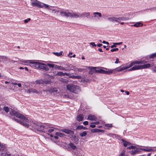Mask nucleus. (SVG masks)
Segmentation results:
<instances>
[{
    "label": "nucleus",
    "instance_id": "58836bf2",
    "mask_svg": "<svg viewBox=\"0 0 156 156\" xmlns=\"http://www.w3.org/2000/svg\"><path fill=\"white\" fill-rule=\"evenodd\" d=\"M83 126H77L76 128V129L77 130H81L82 129H83Z\"/></svg>",
    "mask_w": 156,
    "mask_h": 156
},
{
    "label": "nucleus",
    "instance_id": "4468645a",
    "mask_svg": "<svg viewBox=\"0 0 156 156\" xmlns=\"http://www.w3.org/2000/svg\"><path fill=\"white\" fill-rule=\"evenodd\" d=\"M48 7L47 8H45L46 9L48 10H49L50 11H51V12L52 13H56L59 12V10H57L55 9H51L50 8V7H52V6H49L48 5Z\"/></svg>",
    "mask_w": 156,
    "mask_h": 156
},
{
    "label": "nucleus",
    "instance_id": "c85d7f7f",
    "mask_svg": "<svg viewBox=\"0 0 156 156\" xmlns=\"http://www.w3.org/2000/svg\"><path fill=\"white\" fill-rule=\"evenodd\" d=\"M36 62L31 61V62H30V64L29 65L32 67L34 68Z\"/></svg>",
    "mask_w": 156,
    "mask_h": 156
},
{
    "label": "nucleus",
    "instance_id": "412c9836",
    "mask_svg": "<svg viewBox=\"0 0 156 156\" xmlns=\"http://www.w3.org/2000/svg\"><path fill=\"white\" fill-rule=\"evenodd\" d=\"M140 152V151L138 150H132L130 152V154H131L134 155V154H138Z\"/></svg>",
    "mask_w": 156,
    "mask_h": 156
},
{
    "label": "nucleus",
    "instance_id": "ea45409f",
    "mask_svg": "<svg viewBox=\"0 0 156 156\" xmlns=\"http://www.w3.org/2000/svg\"><path fill=\"white\" fill-rule=\"evenodd\" d=\"M5 147L0 143V151H2L4 150Z\"/></svg>",
    "mask_w": 156,
    "mask_h": 156
},
{
    "label": "nucleus",
    "instance_id": "2eb2a0df",
    "mask_svg": "<svg viewBox=\"0 0 156 156\" xmlns=\"http://www.w3.org/2000/svg\"><path fill=\"white\" fill-rule=\"evenodd\" d=\"M83 118V115L82 114H80L77 116L76 120L79 122H80L82 121Z\"/></svg>",
    "mask_w": 156,
    "mask_h": 156
},
{
    "label": "nucleus",
    "instance_id": "774afa93",
    "mask_svg": "<svg viewBox=\"0 0 156 156\" xmlns=\"http://www.w3.org/2000/svg\"><path fill=\"white\" fill-rule=\"evenodd\" d=\"M102 44H97V46L99 47H101Z\"/></svg>",
    "mask_w": 156,
    "mask_h": 156
},
{
    "label": "nucleus",
    "instance_id": "ddd939ff",
    "mask_svg": "<svg viewBox=\"0 0 156 156\" xmlns=\"http://www.w3.org/2000/svg\"><path fill=\"white\" fill-rule=\"evenodd\" d=\"M80 13L79 12L76 13L74 12H71V15L70 16V17L75 18H80Z\"/></svg>",
    "mask_w": 156,
    "mask_h": 156
},
{
    "label": "nucleus",
    "instance_id": "79ce46f5",
    "mask_svg": "<svg viewBox=\"0 0 156 156\" xmlns=\"http://www.w3.org/2000/svg\"><path fill=\"white\" fill-rule=\"evenodd\" d=\"M122 140L123 142V146L125 147H126L127 146V145L128 142H127L125 141L123 139H122Z\"/></svg>",
    "mask_w": 156,
    "mask_h": 156
},
{
    "label": "nucleus",
    "instance_id": "72a5a7b5",
    "mask_svg": "<svg viewBox=\"0 0 156 156\" xmlns=\"http://www.w3.org/2000/svg\"><path fill=\"white\" fill-rule=\"evenodd\" d=\"M155 10H156V6L153 7L146 9V10H150L151 11H155Z\"/></svg>",
    "mask_w": 156,
    "mask_h": 156
},
{
    "label": "nucleus",
    "instance_id": "1a4fd4ad",
    "mask_svg": "<svg viewBox=\"0 0 156 156\" xmlns=\"http://www.w3.org/2000/svg\"><path fill=\"white\" fill-rule=\"evenodd\" d=\"M39 66V68L44 70L46 71H48L49 69V68L46 65L43 63L40 62Z\"/></svg>",
    "mask_w": 156,
    "mask_h": 156
},
{
    "label": "nucleus",
    "instance_id": "052dcab7",
    "mask_svg": "<svg viewBox=\"0 0 156 156\" xmlns=\"http://www.w3.org/2000/svg\"><path fill=\"white\" fill-rule=\"evenodd\" d=\"M54 130L53 129H50L48 130V132L50 133L52 132Z\"/></svg>",
    "mask_w": 156,
    "mask_h": 156
},
{
    "label": "nucleus",
    "instance_id": "4be33fe9",
    "mask_svg": "<svg viewBox=\"0 0 156 156\" xmlns=\"http://www.w3.org/2000/svg\"><path fill=\"white\" fill-rule=\"evenodd\" d=\"M58 69L61 70H65V71H70L72 69H66L65 67H63L61 66H59Z\"/></svg>",
    "mask_w": 156,
    "mask_h": 156
},
{
    "label": "nucleus",
    "instance_id": "c03bdc74",
    "mask_svg": "<svg viewBox=\"0 0 156 156\" xmlns=\"http://www.w3.org/2000/svg\"><path fill=\"white\" fill-rule=\"evenodd\" d=\"M0 57H1V58L3 59L4 61H6L7 60V58L5 56H0Z\"/></svg>",
    "mask_w": 156,
    "mask_h": 156
},
{
    "label": "nucleus",
    "instance_id": "49530a36",
    "mask_svg": "<svg viewBox=\"0 0 156 156\" xmlns=\"http://www.w3.org/2000/svg\"><path fill=\"white\" fill-rule=\"evenodd\" d=\"M125 152V150H123L122 152L120 154L119 156H124Z\"/></svg>",
    "mask_w": 156,
    "mask_h": 156
},
{
    "label": "nucleus",
    "instance_id": "5701e85b",
    "mask_svg": "<svg viewBox=\"0 0 156 156\" xmlns=\"http://www.w3.org/2000/svg\"><path fill=\"white\" fill-rule=\"evenodd\" d=\"M31 92L36 93L37 94H41L42 93L41 91L40 90L37 91L36 89L33 88H31Z\"/></svg>",
    "mask_w": 156,
    "mask_h": 156
},
{
    "label": "nucleus",
    "instance_id": "f8f14e48",
    "mask_svg": "<svg viewBox=\"0 0 156 156\" xmlns=\"http://www.w3.org/2000/svg\"><path fill=\"white\" fill-rule=\"evenodd\" d=\"M105 69L107 70L105 71L103 69V74L110 75L113 72L115 71V70H114V69H107L106 68Z\"/></svg>",
    "mask_w": 156,
    "mask_h": 156
},
{
    "label": "nucleus",
    "instance_id": "864d4df0",
    "mask_svg": "<svg viewBox=\"0 0 156 156\" xmlns=\"http://www.w3.org/2000/svg\"><path fill=\"white\" fill-rule=\"evenodd\" d=\"M135 146H130L129 147H128V148L129 149H134L135 148Z\"/></svg>",
    "mask_w": 156,
    "mask_h": 156
},
{
    "label": "nucleus",
    "instance_id": "3c124183",
    "mask_svg": "<svg viewBox=\"0 0 156 156\" xmlns=\"http://www.w3.org/2000/svg\"><path fill=\"white\" fill-rule=\"evenodd\" d=\"M90 44L92 45L93 47H96V45L94 42H90Z\"/></svg>",
    "mask_w": 156,
    "mask_h": 156
},
{
    "label": "nucleus",
    "instance_id": "4d7b16f0",
    "mask_svg": "<svg viewBox=\"0 0 156 156\" xmlns=\"http://www.w3.org/2000/svg\"><path fill=\"white\" fill-rule=\"evenodd\" d=\"M152 150V149L151 148H146V151L149 152Z\"/></svg>",
    "mask_w": 156,
    "mask_h": 156
},
{
    "label": "nucleus",
    "instance_id": "473e14b6",
    "mask_svg": "<svg viewBox=\"0 0 156 156\" xmlns=\"http://www.w3.org/2000/svg\"><path fill=\"white\" fill-rule=\"evenodd\" d=\"M93 15H96L98 17H100L101 16V14L99 12H94L93 13Z\"/></svg>",
    "mask_w": 156,
    "mask_h": 156
},
{
    "label": "nucleus",
    "instance_id": "603ef678",
    "mask_svg": "<svg viewBox=\"0 0 156 156\" xmlns=\"http://www.w3.org/2000/svg\"><path fill=\"white\" fill-rule=\"evenodd\" d=\"M66 75L67 76H71V74L69 73H63V76Z\"/></svg>",
    "mask_w": 156,
    "mask_h": 156
},
{
    "label": "nucleus",
    "instance_id": "393cba45",
    "mask_svg": "<svg viewBox=\"0 0 156 156\" xmlns=\"http://www.w3.org/2000/svg\"><path fill=\"white\" fill-rule=\"evenodd\" d=\"M69 78H76L77 79H80L81 78V76H75L74 75H73L72 76H69Z\"/></svg>",
    "mask_w": 156,
    "mask_h": 156
},
{
    "label": "nucleus",
    "instance_id": "c756f323",
    "mask_svg": "<svg viewBox=\"0 0 156 156\" xmlns=\"http://www.w3.org/2000/svg\"><path fill=\"white\" fill-rule=\"evenodd\" d=\"M20 61L23 62L25 65H27L28 63L30 64V62H31V61L29 60H21Z\"/></svg>",
    "mask_w": 156,
    "mask_h": 156
},
{
    "label": "nucleus",
    "instance_id": "9d476101",
    "mask_svg": "<svg viewBox=\"0 0 156 156\" xmlns=\"http://www.w3.org/2000/svg\"><path fill=\"white\" fill-rule=\"evenodd\" d=\"M44 91H48L51 93H55L58 91V90L56 88L51 87L47 90H43Z\"/></svg>",
    "mask_w": 156,
    "mask_h": 156
},
{
    "label": "nucleus",
    "instance_id": "b1692460",
    "mask_svg": "<svg viewBox=\"0 0 156 156\" xmlns=\"http://www.w3.org/2000/svg\"><path fill=\"white\" fill-rule=\"evenodd\" d=\"M134 26L136 27H142L143 26V24L140 22H137L134 25L132 26Z\"/></svg>",
    "mask_w": 156,
    "mask_h": 156
},
{
    "label": "nucleus",
    "instance_id": "0eeeda50",
    "mask_svg": "<svg viewBox=\"0 0 156 156\" xmlns=\"http://www.w3.org/2000/svg\"><path fill=\"white\" fill-rule=\"evenodd\" d=\"M147 61L143 60L142 61H136L131 62V65L132 66H133L135 64H142L147 63Z\"/></svg>",
    "mask_w": 156,
    "mask_h": 156
},
{
    "label": "nucleus",
    "instance_id": "bf43d9fd",
    "mask_svg": "<svg viewBox=\"0 0 156 156\" xmlns=\"http://www.w3.org/2000/svg\"><path fill=\"white\" fill-rule=\"evenodd\" d=\"M70 67V66L68 64H66V67H65L66 69H69V68Z\"/></svg>",
    "mask_w": 156,
    "mask_h": 156
},
{
    "label": "nucleus",
    "instance_id": "0e129e2a",
    "mask_svg": "<svg viewBox=\"0 0 156 156\" xmlns=\"http://www.w3.org/2000/svg\"><path fill=\"white\" fill-rule=\"evenodd\" d=\"M105 125L108 127H112V125L111 124H106Z\"/></svg>",
    "mask_w": 156,
    "mask_h": 156
},
{
    "label": "nucleus",
    "instance_id": "6e6d98bb",
    "mask_svg": "<svg viewBox=\"0 0 156 156\" xmlns=\"http://www.w3.org/2000/svg\"><path fill=\"white\" fill-rule=\"evenodd\" d=\"M88 122L87 121H84L83 123V124L85 125H88Z\"/></svg>",
    "mask_w": 156,
    "mask_h": 156
},
{
    "label": "nucleus",
    "instance_id": "423d86ee",
    "mask_svg": "<svg viewBox=\"0 0 156 156\" xmlns=\"http://www.w3.org/2000/svg\"><path fill=\"white\" fill-rule=\"evenodd\" d=\"M133 66H132L131 65V63L128 66H125V67H120V68H119V67L118 68H116L115 69H114V70H115V71H117V72H120L122 70H124L125 69H126L128 68L132 67Z\"/></svg>",
    "mask_w": 156,
    "mask_h": 156
},
{
    "label": "nucleus",
    "instance_id": "7c9ffc66",
    "mask_svg": "<svg viewBox=\"0 0 156 156\" xmlns=\"http://www.w3.org/2000/svg\"><path fill=\"white\" fill-rule=\"evenodd\" d=\"M53 53L56 56H59L62 55V51H61L59 53L53 52Z\"/></svg>",
    "mask_w": 156,
    "mask_h": 156
},
{
    "label": "nucleus",
    "instance_id": "e2e57ef3",
    "mask_svg": "<svg viewBox=\"0 0 156 156\" xmlns=\"http://www.w3.org/2000/svg\"><path fill=\"white\" fill-rule=\"evenodd\" d=\"M59 67V66L56 65H55L54 67H55V69H58Z\"/></svg>",
    "mask_w": 156,
    "mask_h": 156
},
{
    "label": "nucleus",
    "instance_id": "f257e3e1",
    "mask_svg": "<svg viewBox=\"0 0 156 156\" xmlns=\"http://www.w3.org/2000/svg\"><path fill=\"white\" fill-rule=\"evenodd\" d=\"M10 114L12 116H16V117L20 118V119H16L15 117H14L12 118V119L27 128H28L29 126V124L27 123H30V126L33 128L39 131L45 132V131L44 130V129H47L48 128L47 125H42L41 123L33 121L31 122L30 121H29L27 118L14 110H12L10 112Z\"/></svg>",
    "mask_w": 156,
    "mask_h": 156
},
{
    "label": "nucleus",
    "instance_id": "f3484780",
    "mask_svg": "<svg viewBox=\"0 0 156 156\" xmlns=\"http://www.w3.org/2000/svg\"><path fill=\"white\" fill-rule=\"evenodd\" d=\"M97 119L96 117L94 115L91 114H90L88 115L87 119L88 120H90L92 121H95Z\"/></svg>",
    "mask_w": 156,
    "mask_h": 156
},
{
    "label": "nucleus",
    "instance_id": "2f4dec72",
    "mask_svg": "<svg viewBox=\"0 0 156 156\" xmlns=\"http://www.w3.org/2000/svg\"><path fill=\"white\" fill-rule=\"evenodd\" d=\"M155 57H156V52L150 55L149 56L150 58H153Z\"/></svg>",
    "mask_w": 156,
    "mask_h": 156
},
{
    "label": "nucleus",
    "instance_id": "338daca9",
    "mask_svg": "<svg viewBox=\"0 0 156 156\" xmlns=\"http://www.w3.org/2000/svg\"><path fill=\"white\" fill-rule=\"evenodd\" d=\"M98 133H103L104 132V130H101L99 129V130L98 131Z\"/></svg>",
    "mask_w": 156,
    "mask_h": 156
},
{
    "label": "nucleus",
    "instance_id": "f03ea898",
    "mask_svg": "<svg viewBox=\"0 0 156 156\" xmlns=\"http://www.w3.org/2000/svg\"><path fill=\"white\" fill-rule=\"evenodd\" d=\"M68 90L75 94H77L80 91L79 86L73 84H69L66 85Z\"/></svg>",
    "mask_w": 156,
    "mask_h": 156
},
{
    "label": "nucleus",
    "instance_id": "6ab92c4d",
    "mask_svg": "<svg viewBox=\"0 0 156 156\" xmlns=\"http://www.w3.org/2000/svg\"><path fill=\"white\" fill-rule=\"evenodd\" d=\"M108 20L111 22H117V21H118L117 20V17L113 16L112 17H109L108 18Z\"/></svg>",
    "mask_w": 156,
    "mask_h": 156
},
{
    "label": "nucleus",
    "instance_id": "5fc2aeb1",
    "mask_svg": "<svg viewBox=\"0 0 156 156\" xmlns=\"http://www.w3.org/2000/svg\"><path fill=\"white\" fill-rule=\"evenodd\" d=\"M115 43H113V45L111 46H109V47H111V48H113L114 47H116V45L115 44Z\"/></svg>",
    "mask_w": 156,
    "mask_h": 156
},
{
    "label": "nucleus",
    "instance_id": "09e8293b",
    "mask_svg": "<svg viewBox=\"0 0 156 156\" xmlns=\"http://www.w3.org/2000/svg\"><path fill=\"white\" fill-rule=\"evenodd\" d=\"M31 20L30 18H29L27 19L24 20V22L25 23H27L29 21H30Z\"/></svg>",
    "mask_w": 156,
    "mask_h": 156
},
{
    "label": "nucleus",
    "instance_id": "6e6552de",
    "mask_svg": "<svg viewBox=\"0 0 156 156\" xmlns=\"http://www.w3.org/2000/svg\"><path fill=\"white\" fill-rule=\"evenodd\" d=\"M65 133L70 135L71 136H73L74 134V132L72 130L69 129H63L61 130Z\"/></svg>",
    "mask_w": 156,
    "mask_h": 156
},
{
    "label": "nucleus",
    "instance_id": "39448f33",
    "mask_svg": "<svg viewBox=\"0 0 156 156\" xmlns=\"http://www.w3.org/2000/svg\"><path fill=\"white\" fill-rule=\"evenodd\" d=\"M60 14L62 16H64L66 17H70L71 12L69 11L68 10H59Z\"/></svg>",
    "mask_w": 156,
    "mask_h": 156
},
{
    "label": "nucleus",
    "instance_id": "9b49d317",
    "mask_svg": "<svg viewBox=\"0 0 156 156\" xmlns=\"http://www.w3.org/2000/svg\"><path fill=\"white\" fill-rule=\"evenodd\" d=\"M80 18L86 17L87 18H89L90 16V13L89 12H83L82 13H80Z\"/></svg>",
    "mask_w": 156,
    "mask_h": 156
},
{
    "label": "nucleus",
    "instance_id": "e433bc0d",
    "mask_svg": "<svg viewBox=\"0 0 156 156\" xmlns=\"http://www.w3.org/2000/svg\"><path fill=\"white\" fill-rule=\"evenodd\" d=\"M55 75L60 76H63V73L62 72H59L56 73Z\"/></svg>",
    "mask_w": 156,
    "mask_h": 156
},
{
    "label": "nucleus",
    "instance_id": "69168bd1",
    "mask_svg": "<svg viewBox=\"0 0 156 156\" xmlns=\"http://www.w3.org/2000/svg\"><path fill=\"white\" fill-rule=\"evenodd\" d=\"M27 93H30L31 92V89H30L28 90L27 91Z\"/></svg>",
    "mask_w": 156,
    "mask_h": 156
},
{
    "label": "nucleus",
    "instance_id": "7ed1b4c3",
    "mask_svg": "<svg viewBox=\"0 0 156 156\" xmlns=\"http://www.w3.org/2000/svg\"><path fill=\"white\" fill-rule=\"evenodd\" d=\"M31 4L33 7L36 6L39 8H47L48 7V5L41 3L37 0H35L31 3Z\"/></svg>",
    "mask_w": 156,
    "mask_h": 156
},
{
    "label": "nucleus",
    "instance_id": "cd10ccee",
    "mask_svg": "<svg viewBox=\"0 0 156 156\" xmlns=\"http://www.w3.org/2000/svg\"><path fill=\"white\" fill-rule=\"evenodd\" d=\"M35 83H36V84H43L44 83V81H43L42 80H36Z\"/></svg>",
    "mask_w": 156,
    "mask_h": 156
},
{
    "label": "nucleus",
    "instance_id": "20e7f679",
    "mask_svg": "<svg viewBox=\"0 0 156 156\" xmlns=\"http://www.w3.org/2000/svg\"><path fill=\"white\" fill-rule=\"evenodd\" d=\"M151 66V65L150 64H147L142 65H136L132 67L131 69H129V71L134 70H138L140 69H143L149 68Z\"/></svg>",
    "mask_w": 156,
    "mask_h": 156
},
{
    "label": "nucleus",
    "instance_id": "8fccbe9b",
    "mask_svg": "<svg viewBox=\"0 0 156 156\" xmlns=\"http://www.w3.org/2000/svg\"><path fill=\"white\" fill-rule=\"evenodd\" d=\"M71 68L72 69L71 70V71L72 70V71H73V73H74V72H75V70H73V69H75L76 68V67L74 66H71Z\"/></svg>",
    "mask_w": 156,
    "mask_h": 156
},
{
    "label": "nucleus",
    "instance_id": "37998d69",
    "mask_svg": "<svg viewBox=\"0 0 156 156\" xmlns=\"http://www.w3.org/2000/svg\"><path fill=\"white\" fill-rule=\"evenodd\" d=\"M48 66L50 67L53 68L54 67L55 64L48 63L47 64L46 66Z\"/></svg>",
    "mask_w": 156,
    "mask_h": 156
},
{
    "label": "nucleus",
    "instance_id": "c9c22d12",
    "mask_svg": "<svg viewBox=\"0 0 156 156\" xmlns=\"http://www.w3.org/2000/svg\"><path fill=\"white\" fill-rule=\"evenodd\" d=\"M60 81L64 83H67L68 82V80L62 78Z\"/></svg>",
    "mask_w": 156,
    "mask_h": 156
},
{
    "label": "nucleus",
    "instance_id": "a878e982",
    "mask_svg": "<svg viewBox=\"0 0 156 156\" xmlns=\"http://www.w3.org/2000/svg\"><path fill=\"white\" fill-rule=\"evenodd\" d=\"M55 134L57 136H59L60 137H64L65 136V135L63 133L59 132H56L55 133Z\"/></svg>",
    "mask_w": 156,
    "mask_h": 156
},
{
    "label": "nucleus",
    "instance_id": "dca6fc26",
    "mask_svg": "<svg viewBox=\"0 0 156 156\" xmlns=\"http://www.w3.org/2000/svg\"><path fill=\"white\" fill-rule=\"evenodd\" d=\"M129 19L128 18L125 17L123 16L119 17L117 18V20L118 21H117V22L118 23H120V20L122 21H126L128 20Z\"/></svg>",
    "mask_w": 156,
    "mask_h": 156
},
{
    "label": "nucleus",
    "instance_id": "13d9d810",
    "mask_svg": "<svg viewBox=\"0 0 156 156\" xmlns=\"http://www.w3.org/2000/svg\"><path fill=\"white\" fill-rule=\"evenodd\" d=\"M119 59L118 58H116V61L115 62V64H117L118 63L120 62H119Z\"/></svg>",
    "mask_w": 156,
    "mask_h": 156
},
{
    "label": "nucleus",
    "instance_id": "aec40b11",
    "mask_svg": "<svg viewBox=\"0 0 156 156\" xmlns=\"http://www.w3.org/2000/svg\"><path fill=\"white\" fill-rule=\"evenodd\" d=\"M68 147H70L73 150H75L76 149V147L72 143L70 142L68 145Z\"/></svg>",
    "mask_w": 156,
    "mask_h": 156
},
{
    "label": "nucleus",
    "instance_id": "a211bd4d",
    "mask_svg": "<svg viewBox=\"0 0 156 156\" xmlns=\"http://www.w3.org/2000/svg\"><path fill=\"white\" fill-rule=\"evenodd\" d=\"M95 67H91V69H94V71L96 73H100L103 74V69H101L98 68V69H95Z\"/></svg>",
    "mask_w": 156,
    "mask_h": 156
},
{
    "label": "nucleus",
    "instance_id": "a18cd8bd",
    "mask_svg": "<svg viewBox=\"0 0 156 156\" xmlns=\"http://www.w3.org/2000/svg\"><path fill=\"white\" fill-rule=\"evenodd\" d=\"M1 154V156H9V154H7L6 153H0Z\"/></svg>",
    "mask_w": 156,
    "mask_h": 156
},
{
    "label": "nucleus",
    "instance_id": "4c0bfd02",
    "mask_svg": "<svg viewBox=\"0 0 156 156\" xmlns=\"http://www.w3.org/2000/svg\"><path fill=\"white\" fill-rule=\"evenodd\" d=\"M40 62H36L34 68L35 69L39 68V65H40Z\"/></svg>",
    "mask_w": 156,
    "mask_h": 156
},
{
    "label": "nucleus",
    "instance_id": "f704fd0d",
    "mask_svg": "<svg viewBox=\"0 0 156 156\" xmlns=\"http://www.w3.org/2000/svg\"><path fill=\"white\" fill-rule=\"evenodd\" d=\"M3 109L7 113L9 112V109L8 107L4 106L3 107Z\"/></svg>",
    "mask_w": 156,
    "mask_h": 156
},
{
    "label": "nucleus",
    "instance_id": "a19ab883",
    "mask_svg": "<svg viewBox=\"0 0 156 156\" xmlns=\"http://www.w3.org/2000/svg\"><path fill=\"white\" fill-rule=\"evenodd\" d=\"M98 130H99V129H91V131L93 133H98Z\"/></svg>",
    "mask_w": 156,
    "mask_h": 156
},
{
    "label": "nucleus",
    "instance_id": "680f3d73",
    "mask_svg": "<svg viewBox=\"0 0 156 156\" xmlns=\"http://www.w3.org/2000/svg\"><path fill=\"white\" fill-rule=\"evenodd\" d=\"M90 127L91 128H94L96 127V125L94 124H91L90 125Z\"/></svg>",
    "mask_w": 156,
    "mask_h": 156
},
{
    "label": "nucleus",
    "instance_id": "bb28decb",
    "mask_svg": "<svg viewBox=\"0 0 156 156\" xmlns=\"http://www.w3.org/2000/svg\"><path fill=\"white\" fill-rule=\"evenodd\" d=\"M87 135V132L86 131H83L79 133L80 136L82 137L85 136Z\"/></svg>",
    "mask_w": 156,
    "mask_h": 156
},
{
    "label": "nucleus",
    "instance_id": "de8ad7c7",
    "mask_svg": "<svg viewBox=\"0 0 156 156\" xmlns=\"http://www.w3.org/2000/svg\"><path fill=\"white\" fill-rule=\"evenodd\" d=\"M119 50V49L117 48L112 49L111 50V52Z\"/></svg>",
    "mask_w": 156,
    "mask_h": 156
}]
</instances>
